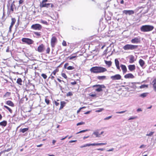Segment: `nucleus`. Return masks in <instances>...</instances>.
I'll return each mask as SVG.
<instances>
[{
  "mask_svg": "<svg viewBox=\"0 0 156 156\" xmlns=\"http://www.w3.org/2000/svg\"><path fill=\"white\" fill-rule=\"evenodd\" d=\"M90 71L91 73H104L107 70L105 68L101 66H96L90 68Z\"/></svg>",
  "mask_w": 156,
  "mask_h": 156,
  "instance_id": "obj_1",
  "label": "nucleus"
},
{
  "mask_svg": "<svg viewBox=\"0 0 156 156\" xmlns=\"http://www.w3.org/2000/svg\"><path fill=\"white\" fill-rule=\"evenodd\" d=\"M154 27L152 25H143L140 27V30L142 32H145L152 30Z\"/></svg>",
  "mask_w": 156,
  "mask_h": 156,
  "instance_id": "obj_2",
  "label": "nucleus"
},
{
  "mask_svg": "<svg viewBox=\"0 0 156 156\" xmlns=\"http://www.w3.org/2000/svg\"><path fill=\"white\" fill-rule=\"evenodd\" d=\"M138 47L137 45H133L130 44H126L124 46L123 48L125 50H133L136 49Z\"/></svg>",
  "mask_w": 156,
  "mask_h": 156,
  "instance_id": "obj_3",
  "label": "nucleus"
},
{
  "mask_svg": "<svg viewBox=\"0 0 156 156\" xmlns=\"http://www.w3.org/2000/svg\"><path fill=\"white\" fill-rule=\"evenodd\" d=\"M22 41L23 42L28 45L32 44L34 43V41L28 38H23L22 39Z\"/></svg>",
  "mask_w": 156,
  "mask_h": 156,
  "instance_id": "obj_4",
  "label": "nucleus"
},
{
  "mask_svg": "<svg viewBox=\"0 0 156 156\" xmlns=\"http://www.w3.org/2000/svg\"><path fill=\"white\" fill-rule=\"evenodd\" d=\"M93 87H97V88L95 90L98 92H100L102 90V88H106L104 85L96 84L93 86Z\"/></svg>",
  "mask_w": 156,
  "mask_h": 156,
  "instance_id": "obj_5",
  "label": "nucleus"
},
{
  "mask_svg": "<svg viewBox=\"0 0 156 156\" xmlns=\"http://www.w3.org/2000/svg\"><path fill=\"white\" fill-rule=\"evenodd\" d=\"M31 28L35 30H40L42 28V26L40 24H35L31 26Z\"/></svg>",
  "mask_w": 156,
  "mask_h": 156,
  "instance_id": "obj_6",
  "label": "nucleus"
},
{
  "mask_svg": "<svg viewBox=\"0 0 156 156\" xmlns=\"http://www.w3.org/2000/svg\"><path fill=\"white\" fill-rule=\"evenodd\" d=\"M136 83H139L136 82H129L127 83V85L126 86H128L129 87L135 89L136 88V86L135 85V84Z\"/></svg>",
  "mask_w": 156,
  "mask_h": 156,
  "instance_id": "obj_7",
  "label": "nucleus"
},
{
  "mask_svg": "<svg viewBox=\"0 0 156 156\" xmlns=\"http://www.w3.org/2000/svg\"><path fill=\"white\" fill-rule=\"evenodd\" d=\"M111 79L113 80H120L121 78V75L119 74H116L110 77Z\"/></svg>",
  "mask_w": 156,
  "mask_h": 156,
  "instance_id": "obj_8",
  "label": "nucleus"
},
{
  "mask_svg": "<svg viewBox=\"0 0 156 156\" xmlns=\"http://www.w3.org/2000/svg\"><path fill=\"white\" fill-rule=\"evenodd\" d=\"M44 45L43 44H41L38 47L37 51L41 53L44 51ZM36 50L37 51L36 49Z\"/></svg>",
  "mask_w": 156,
  "mask_h": 156,
  "instance_id": "obj_9",
  "label": "nucleus"
},
{
  "mask_svg": "<svg viewBox=\"0 0 156 156\" xmlns=\"http://www.w3.org/2000/svg\"><path fill=\"white\" fill-rule=\"evenodd\" d=\"M57 41V38L55 37H52L51 39V45L52 47H54L55 44Z\"/></svg>",
  "mask_w": 156,
  "mask_h": 156,
  "instance_id": "obj_10",
  "label": "nucleus"
},
{
  "mask_svg": "<svg viewBox=\"0 0 156 156\" xmlns=\"http://www.w3.org/2000/svg\"><path fill=\"white\" fill-rule=\"evenodd\" d=\"M140 38L138 37H135L131 40V42L133 43H140Z\"/></svg>",
  "mask_w": 156,
  "mask_h": 156,
  "instance_id": "obj_11",
  "label": "nucleus"
},
{
  "mask_svg": "<svg viewBox=\"0 0 156 156\" xmlns=\"http://www.w3.org/2000/svg\"><path fill=\"white\" fill-rule=\"evenodd\" d=\"M123 13L126 15L128 14L131 15L134 13V11L133 10H124L122 11Z\"/></svg>",
  "mask_w": 156,
  "mask_h": 156,
  "instance_id": "obj_12",
  "label": "nucleus"
},
{
  "mask_svg": "<svg viewBox=\"0 0 156 156\" xmlns=\"http://www.w3.org/2000/svg\"><path fill=\"white\" fill-rule=\"evenodd\" d=\"M51 3H41L40 7L41 8L46 7L47 8L49 7L50 6Z\"/></svg>",
  "mask_w": 156,
  "mask_h": 156,
  "instance_id": "obj_13",
  "label": "nucleus"
},
{
  "mask_svg": "<svg viewBox=\"0 0 156 156\" xmlns=\"http://www.w3.org/2000/svg\"><path fill=\"white\" fill-rule=\"evenodd\" d=\"M124 77L125 78H131L133 79L134 78V76L132 73H128L126 74L124 76Z\"/></svg>",
  "mask_w": 156,
  "mask_h": 156,
  "instance_id": "obj_14",
  "label": "nucleus"
},
{
  "mask_svg": "<svg viewBox=\"0 0 156 156\" xmlns=\"http://www.w3.org/2000/svg\"><path fill=\"white\" fill-rule=\"evenodd\" d=\"M128 69L130 71H132L136 69V66L134 65H129L128 66Z\"/></svg>",
  "mask_w": 156,
  "mask_h": 156,
  "instance_id": "obj_15",
  "label": "nucleus"
},
{
  "mask_svg": "<svg viewBox=\"0 0 156 156\" xmlns=\"http://www.w3.org/2000/svg\"><path fill=\"white\" fill-rule=\"evenodd\" d=\"M97 79L99 80L103 81L106 80V76H98L97 77Z\"/></svg>",
  "mask_w": 156,
  "mask_h": 156,
  "instance_id": "obj_16",
  "label": "nucleus"
},
{
  "mask_svg": "<svg viewBox=\"0 0 156 156\" xmlns=\"http://www.w3.org/2000/svg\"><path fill=\"white\" fill-rule=\"evenodd\" d=\"M154 91L156 92V79H154L152 83Z\"/></svg>",
  "mask_w": 156,
  "mask_h": 156,
  "instance_id": "obj_17",
  "label": "nucleus"
},
{
  "mask_svg": "<svg viewBox=\"0 0 156 156\" xmlns=\"http://www.w3.org/2000/svg\"><path fill=\"white\" fill-rule=\"evenodd\" d=\"M121 69L124 73H126L127 71V68L126 66L123 65L121 64L120 66Z\"/></svg>",
  "mask_w": 156,
  "mask_h": 156,
  "instance_id": "obj_18",
  "label": "nucleus"
},
{
  "mask_svg": "<svg viewBox=\"0 0 156 156\" xmlns=\"http://www.w3.org/2000/svg\"><path fill=\"white\" fill-rule=\"evenodd\" d=\"M139 62L140 65L142 67H143L145 64L144 61L141 59L139 60Z\"/></svg>",
  "mask_w": 156,
  "mask_h": 156,
  "instance_id": "obj_19",
  "label": "nucleus"
},
{
  "mask_svg": "<svg viewBox=\"0 0 156 156\" xmlns=\"http://www.w3.org/2000/svg\"><path fill=\"white\" fill-rule=\"evenodd\" d=\"M7 124V122L6 121L4 120L0 122V125L4 127L6 126Z\"/></svg>",
  "mask_w": 156,
  "mask_h": 156,
  "instance_id": "obj_20",
  "label": "nucleus"
},
{
  "mask_svg": "<svg viewBox=\"0 0 156 156\" xmlns=\"http://www.w3.org/2000/svg\"><path fill=\"white\" fill-rule=\"evenodd\" d=\"M6 104L10 106L13 107L14 104L11 101H7L6 102Z\"/></svg>",
  "mask_w": 156,
  "mask_h": 156,
  "instance_id": "obj_21",
  "label": "nucleus"
},
{
  "mask_svg": "<svg viewBox=\"0 0 156 156\" xmlns=\"http://www.w3.org/2000/svg\"><path fill=\"white\" fill-rule=\"evenodd\" d=\"M148 94V93H143L140 94L139 96L142 98H144Z\"/></svg>",
  "mask_w": 156,
  "mask_h": 156,
  "instance_id": "obj_22",
  "label": "nucleus"
},
{
  "mask_svg": "<svg viewBox=\"0 0 156 156\" xmlns=\"http://www.w3.org/2000/svg\"><path fill=\"white\" fill-rule=\"evenodd\" d=\"M134 57L131 55L129 58V62L130 63H133L134 62Z\"/></svg>",
  "mask_w": 156,
  "mask_h": 156,
  "instance_id": "obj_23",
  "label": "nucleus"
},
{
  "mask_svg": "<svg viewBox=\"0 0 156 156\" xmlns=\"http://www.w3.org/2000/svg\"><path fill=\"white\" fill-rule=\"evenodd\" d=\"M66 102L65 101H61L60 102V107L59 109H62L65 106Z\"/></svg>",
  "mask_w": 156,
  "mask_h": 156,
  "instance_id": "obj_24",
  "label": "nucleus"
},
{
  "mask_svg": "<svg viewBox=\"0 0 156 156\" xmlns=\"http://www.w3.org/2000/svg\"><path fill=\"white\" fill-rule=\"evenodd\" d=\"M28 128H25L23 129H20V132H21L22 133H23L27 131L28 130Z\"/></svg>",
  "mask_w": 156,
  "mask_h": 156,
  "instance_id": "obj_25",
  "label": "nucleus"
},
{
  "mask_svg": "<svg viewBox=\"0 0 156 156\" xmlns=\"http://www.w3.org/2000/svg\"><path fill=\"white\" fill-rule=\"evenodd\" d=\"M27 27V25L26 24H25L23 26V27H20V26L19 27V30L20 31H22L23 30H24Z\"/></svg>",
  "mask_w": 156,
  "mask_h": 156,
  "instance_id": "obj_26",
  "label": "nucleus"
},
{
  "mask_svg": "<svg viewBox=\"0 0 156 156\" xmlns=\"http://www.w3.org/2000/svg\"><path fill=\"white\" fill-rule=\"evenodd\" d=\"M27 27V25L26 24H25L23 26V27H20V26L19 27V30L20 31H22L23 30H24Z\"/></svg>",
  "mask_w": 156,
  "mask_h": 156,
  "instance_id": "obj_27",
  "label": "nucleus"
},
{
  "mask_svg": "<svg viewBox=\"0 0 156 156\" xmlns=\"http://www.w3.org/2000/svg\"><path fill=\"white\" fill-rule=\"evenodd\" d=\"M22 80L21 78H18L17 80L16 83L19 85H22Z\"/></svg>",
  "mask_w": 156,
  "mask_h": 156,
  "instance_id": "obj_28",
  "label": "nucleus"
},
{
  "mask_svg": "<svg viewBox=\"0 0 156 156\" xmlns=\"http://www.w3.org/2000/svg\"><path fill=\"white\" fill-rule=\"evenodd\" d=\"M105 62L106 65H108V67H110L112 65V62L111 61H107L105 60Z\"/></svg>",
  "mask_w": 156,
  "mask_h": 156,
  "instance_id": "obj_29",
  "label": "nucleus"
},
{
  "mask_svg": "<svg viewBox=\"0 0 156 156\" xmlns=\"http://www.w3.org/2000/svg\"><path fill=\"white\" fill-rule=\"evenodd\" d=\"M14 8H16L15 5L13 4H11L10 6V10L12 12H13L14 11Z\"/></svg>",
  "mask_w": 156,
  "mask_h": 156,
  "instance_id": "obj_30",
  "label": "nucleus"
},
{
  "mask_svg": "<svg viewBox=\"0 0 156 156\" xmlns=\"http://www.w3.org/2000/svg\"><path fill=\"white\" fill-rule=\"evenodd\" d=\"M12 22L11 25L13 26L16 21V20L15 18H12L11 19Z\"/></svg>",
  "mask_w": 156,
  "mask_h": 156,
  "instance_id": "obj_31",
  "label": "nucleus"
},
{
  "mask_svg": "<svg viewBox=\"0 0 156 156\" xmlns=\"http://www.w3.org/2000/svg\"><path fill=\"white\" fill-rule=\"evenodd\" d=\"M93 134L95 135L96 136V137H100L99 133L98 132H94L93 133Z\"/></svg>",
  "mask_w": 156,
  "mask_h": 156,
  "instance_id": "obj_32",
  "label": "nucleus"
},
{
  "mask_svg": "<svg viewBox=\"0 0 156 156\" xmlns=\"http://www.w3.org/2000/svg\"><path fill=\"white\" fill-rule=\"evenodd\" d=\"M4 107H5V108H6L7 109H8L9 111L10 112V113H12V110L9 108L6 105H4Z\"/></svg>",
  "mask_w": 156,
  "mask_h": 156,
  "instance_id": "obj_33",
  "label": "nucleus"
},
{
  "mask_svg": "<svg viewBox=\"0 0 156 156\" xmlns=\"http://www.w3.org/2000/svg\"><path fill=\"white\" fill-rule=\"evenodd\" d=\"M115 62L116 66L119 65V62L118 59H115Z\"/></svg>",
  "mask_w": 156,
  "mask_h": 156,
  "instance_id": "obj_34",
  "label": "nucleus"
},
{
  "mask_svg": "<svg viewBox=\"0 0 156 156\" xmlns=\"http://www.w3.org/2000/svg\"><path fill=\"white\" fill-rule=\"evenodd\" d=\"M148 87V85L143 84V85H142L141 86H140V88L141 89L144 88L145 87Z\"/></svg>",
  "mask_w": 156,
  "mask_h": 156,
  "instance_id": "obj_35",
  "label": "nucleus"
},
{
  "mask_svg": "<svg viewBox=\"0 0 156 156\" xmlns=\"http://www.w3.org/2000/svg\"><path fill=\"white\" fill-rule=\"evenodd\" d=\"M88 130H89L88 129H86V130H81V131H79V132H78L77 133H76V134H79V133H84V132H86Z\"/></svg>",
  "mask_w": 156,
  "mask_h": 156,
  "instance_id": "obj_36",
  "label": "nucleus"
},
{
  "mask_svg": "<svg viewBox=\"0 0 156 156\" xmlns=\"http://www.w3.org/2000/svg\"><path fill=\"white\" fill-rule=\"evenodd\" d=\"M74 69V67L73 66H69L67 67V69L69 70L73 69Z\"/></svg>",
  "mask_w": 156,
  "mask_h": 156,
  "instance_id": "obj_37",
  "label": "nucleus"
},
{
  "mask_svg": "<svg viewBox=\"0 0 156 156\" xmlns=\"http://www.w3.org/2000/svg\"><path fill=\"white\" fill-rule=\"evenodd\" d=\"M34 33L35 35L38 37H40L41 36V34L39 32H34Z\"/></svg>",
  "mask_w": 156,
  "mask_h": 156,
  "instance_id": "obj_38",
  "label": "nucleus"
},
{
  "mask_svg": "<svg viewBox=\"0 0 156 156\" xmlns=\"http://www.w3.org/2000/svg\"><path fill=\"white\" fill-rule=\"evenodd\" d=\"M41 76L44 79H45L47 78V76L46 74L44 73H42L41 75Z\"/></svg>",
  "mask_w": 156,
  "mask_h": 156,
  "instance_id": "obj_39",
  "label": "nucleus"
},
{
  "mask_svg": "<svg viewBox=\"0 0 156 156\" xmlns=\"http://www.w3.org/2000/svg\"><path fill=\"white\" fill-rule=\"evenodd\" d=\"M76 57V56H71L68 57V58L69 60H72V59L75 58Z\"/></svg>",
  "mask_w": 156,
  "mask_h": 156,
  "instance_id": "obj_40",
  "label": "nucleus"
},
{
  "mask_svg": "<svg viewBox=\"0 0 156 156\" xmlns=\"http://www.w3.org/2000/svg\"><path fill=\"white\" fill-rule=\"evenodd\" d=\"M73 94L72 92H69L66 94V96L67 97L71 96L73 95Z\"/></svg>",
  "mask_w": 156,
  "mask_h": 156,
  "instance_id": "obj_41",
  "label": "nucleus"
},
{
  "mask_svg": "<svg viewBox=\"0 0 156 156\" xmlns=\"http://www.w3.org/2000/svg\"><path fill=\"white\" fill-rule=\"evenodd\" d=\"M104 110V109L103 108H99L97 110H96L95 112H99L103 111Z\"/></svg>",
  "mask_w": 156,
  "mask_h": 156,
  "instance_id": "obj_42",
  "label": "nucleus"
},
{
  "mask_svg": "<svg viewBox=\"0 0 156 156\" xmlns=\"http://www.w3.org/2000/svg\"><path fill=\"white\" fill-rule=\"evenodd\" d=\"M85 122H80L77 123L76 124V125L77 126H79V125H84L85 124Z\"/></svg>",
  "mask_w": 156,
  "mask_h": 156,
  "instance_id": "obj_43",
  "label": "nucleus"
},
{
  "mask_svg": "<svg viewBox=\"0 0 156 156\" xmlns=\"http://www.w3.org/2000/svg\"><path fill=\"white\" fill-rule=\"evenodd\" d=\"M88 147L90 146H97V143H93V144H88Z\"/></svg>",
  "mask_w": 156,
  "mask_h": 156,
  "instance_id": "obj_44",
  "label": "nucleus"
},
{
  "mask_svg": "<svg viewBox=\"0 0 156 156\" xmlns=\"http://www.w3.org/2000/svg\"><path fill=\"white\" fill-rule=\"evenodd\" d=\"M45 102L47 105H48L50 103V101L49 99L47 98H45Z\"/></svg>",
  "mask_w": 156,
  "mask_h": 156,
  "instance_id": "obj_45",
  "label": "nucleus"
},
{
  "mask_svg": "<svg viewBox=\"0 0 156 156\" xmlns=\"http://www.w3.org/2000/svg\"><path fill=\"white\" fill-rule=\"evenodd\" d=\"M107 144L106 143H97V146L105 145Z\"/></svg>",
  "mask_w": 156,
  "mask_h": 156,
  "instance_id": "obj_46",
  "label": "nucleus"
},
{
  "mask_svg": "<svg viewBox=\"0 0 156 156\" xmlns=\"http://www.w3.org/2000/svg\"><path fill=\"white\" fill-rule=\"evenodd\" d=\"M62 45L64 46H67L66 42L64 40L62 42Z\"/></svg>",
  "mask_w": 156,
  "mask_h": 156,
  "instance_id": "obj_47",
  "label": "nucleus"
},
{
  "mask_svg": "<svg viewBox=\"0 0 156 156\" xmlns=\"http://www.w3.org/2000/svg\"><path fill=\"white\" fill-rule=\"evenodd\" d=\"M58 70L57 69H55L54 70L52 73L51 74H53L54 75H55L56 73L58 72Z\"/></svg>",
  "mask_w": 156,
  "mask_h": 156,
  "instance_id": "obj_48",
  "label": "nucleus"
},
{
  "mask_svg": "<svg viewBox=\"0 0 156 156\" xmlns=\"http://www.w3.org/2000/svg\"><path fill=\"white\" fill-rule=\"evenodd\" d=\"M88 147V144L83 145L82 146H81L80 147V148H82L83 147Z\"/></svg>",
  "mask_w": 156,
  "mask_h": 156,
  "instance_id": "obj_49",
  "label": "nucleus"
},
{
  "mask_svg": "<svg viewBox=\"0 0 156 156\" xmlns=\"http://www.w3.org/2000/svg\"><path fill=\"white\" fill-rule=\"evenodd\" d=\"M137 118L136 116L135 117H130L128 119V120L134 119Z\"/></svg>",
  "mask_w": 156,
  "mask_h": 156,
  "instance_id": "obj_50",
  "label": "nucleus"
},
{
  "mask_svg": "<svg viewBox=\"0 0 156 156\" xmlns=\"http://www.w3.org/2000/svg\"><path fill=\"white\" fill-rule=\"evenodd\" d=\"M86 108V107H81V108H80L77 111V113H79V112H80V110H81L82 109H83V108Z\"/></svg>",
  "mask_w": 156,
  "mask_h": 156,
  "instance_id": "obj_51",
  "label": "nucleus"
},
{
  "mask_svg": "<svg viewBox=\"0 0 156 156\" xmlns=\"http://www.w3.org/2000/svg\"><path fill=\"white\" fill-rule=\"evenodd\" d=\"M62 76L65 79H66L67 78L66 75L64 73H62Z\"/></svg>",
  "mask_w": 156,
  "mask_h": 156,
  "instance_id": "obj_52",
  "label": "nucleus"
},
{
  "mask_svg": "<svg viewBox=\"0 0 156 156\" xmlns=\"http://www.w3.org/2000/svg\"><path fill=\"white\" fill-rule=\"evenodd\" d=\"M126 112V111H122L121 112H116L117 114H122L125 113Z\"/></svg>",
  "mask_w": 156,
  "mask_h": 156,
  "instance_id": "obj_53",
  "label": "nucleus"
},
{
  "mask_svg": "<svg viewBox=\"0 0 156 156\" xmlns=\"http://www.w3.org/2000/svg\"><path fill=\"white\" fill-rule=\"evenodd\" d=\"M154 133V132H151L149 134H147L146 135L147 136H151Z\"/></svg>",
  "mask_w": 156,
  "mask_h": 156,
  "instance_id": "obj_54",
  "label": "nucleus"
},
{
  "mask_svg": "<svg viewBox=\"0 0 156 156\" xmlns=\"http://www.w3.org/2000/svg\"><path fill=\"white\" fill-rule=\"evenodd\" d=\"M112 116L111 115V116H110L108 117H106V118H104V120H108L109 119H110V118H111L112 117Z\"/></svg>",
  "mask_w": 156,
  "mask_h": 156,
  "instance_id": "obj_55",
  "label": "nucleus"
},
{
  "mask_svg": "<svg viewBox=\"0 0 156 156\" xmlns=\"http://www.w3.org/2000/svg\"><path fill=\"white\" fill-rule=\"evenodd\" d=\"M46 53L49 54V53L50 51V48L49 47H48L46 49Z\"/></svg>",
  "mask_w": 156,
  "mask_h": 156,
  "instance_id": "obj_56",
  "label": "nucleus"
},
{
  "mask_svg": "<svg viewBox=\"0 0 156 156\" xmlns=\"http://www.w3.org/2000/svg\"><path fill=\"white\" fill-rule=\"evenodd\" d=\"M25 98H22L20 100V102L23 103V101H24V100L25 99Z\"/></svg>",
  "mask_w": 156,
  "mask_h": 156,
  "instance_id": "obj_57",
  "label": "nucleus"
},
{
  "mask_svg": "<svg viewBox=\"0 0 156 156\" xmlns=\"http://www.w3.org/2000/svg\"><path fill=\"white\" fill-rule=\"evenodd\" d=\"M69 65V64L68 63H66L65 64L64 66V67L65 69H67V66Z\"/></svg>",
  "mask_w": 156,
  "mask_h": 156,
  "instance_id": "obj_58",
  "label": "nucleus"
},
{
  "mask_svg": "<svg viewBox=\"0 0 156 156\" xmlns=\"http://www.w3.org/2000/svg\"><path fill=\"white\" fill-rule=\"evenodd\" d=\"M76 141H77V140H70V141H69V143H73V142H76Z\"/></svg>",
  "mask_w": 156,
  "mask_h": 156,
  "instance_id": "obj_59",
  "label": "nucleus"
},
{
  "mask_svg": "<svg viewBox=\"0 0 156 156\" xmlns=\"http://www.w3.org/2000/svg\"><path fill=\"white\" fill-rule=\"evenodd\" d=\"M96 150H100V151H104V150H105V148H100L97 149Z\"/></svg>",
  "mask_w": 156,
  "mask_h": 156,
  "instance_id": "obj_60",
  "label": "nucleus"
},
{
  "mask_svg": "<svg viewBox=\"0 0 156 156\" xmlns=\"http://www.w3.org/2000/svg\"><path fill=\"white\" fill-rule=\"evenodd\" d=\"M51 78V79L52 80H53V79H54V76H52V74H51L50 75V77H49V78Z\"/></svg>",
  "mask_w": 156,
  "mask_h": 156,
  "instance_id": "obj_61",
  "label": "nucleus"
},
{
  "mask_svg": "<svg viewBox=\"0 0 156 156\" xmlns=\"http://www.w3.org/2000/svg\"><path fill=\"white\" fill-rule=\"evenodd\" d=\"M19 23V18L18 20H17V23L16 24V27L17 26H18Z\"/></svg>",
  "mask_w": 156,
  "mask_h": 156,
  "instance_id": "obj_62",
  "label": "nucleus"
},
{
  "mask_svg": "<svg viewBox=\"0 0 156 156\" xmlns=\"http://www.w3.org/2000/svg\"><path fill=\"white\" fill-rule=\"evenodd\" d=\"M24 0H20L19 1V3L20 4H22L24 2Z\"/></svg>",
  "mask_w": 156,
  "mask_h": 156,
  "instance_id": "obj_63",
  "label": "nucleus"
},
{
  "mask_svg": "<svg viewBox=\"0 0 156 156\" xmlns=\"http://www.w3.org/2000/svg\"><path fill=\"white\" fill-rule=\"evenodd\" d=\"M96 96V94H90V96L92 97H94Z\"/></svg>",
  "mask_w": 156,
  "mask_h": 156,
  "instance_id": "obj_64",
  "label": "nucleus"
}]
</instances>
